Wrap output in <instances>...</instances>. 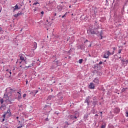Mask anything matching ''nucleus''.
I'll return each mask as SVG.
<instances>
[{
    "label": "nucleus",
    "mask_w": 128,
    "mask_h": 128,
    "mask_svg": "<svg viewBox=\"0 0 128 128\" xmlns=\"http://www.w3.org/2000/svg\"><path fill=\"white\" fill-rule=\"evenodd\" d=\"M48 120H48V118H46V122H48Z\"/></svg>",
    "instance_id": "32"
},
{
    "label": "nucleus",
    "mask_w": 128,
    "mask_h": 128,
    "mask_svg": "<svg viewBox=\"0 0 128 128\" xmlns=\"http://www.w3.org/2000/svg\"><path fill=\"white\" fill-rule=\"evenodd\" d=\"M113 50H116V48H113Z\"/></svg>",
    "instance_id": "54"
},
{
    "label": "nucleus",
    "mask_w": 128,
    "mask_h": 128,
    "mask_svg": "<svg viewBox=\"0 0 128 128\" xmlns=\"http://www.w3.org/2000/svg\"><path fill=\"white\" fill-rule=\"evenodd\" d=\"M64 4H59L58 6H57V8L58 10H62V8H64Z\"/></svg>",
    "instance_id": "8"
},
{
    "label": "nucleus",
    "mask_w": 128,
    "mask_h": 128,
    "mask_svg": "<svg viewBox=\"0 0 128 128\" xmlns=\"http://www.w3.org/2000/svg\"><path fill=\"white\" fill-rule=\"evenodd\" d=\"M18 120V122H19V124H20V120Z\"/></svg>",
    "instance_id": "45"
},
{
    "label": "nucleus",
    "mask_w": 128,
    "mask_h": 128,
    "mask_svg": "<svg viewBox=\"0 0 128 128\" xmlns=\"http://www.w3.org/2000/svg\"><path fill=\"white\" fill-rule=\"evenodd\" d=\"M122 52V49H120L118 50V54H120Z\"/></svg>",
    "instance_id": "24"
},
{
    "label": "nucleus",
    "mask_w": 128,
    "mask_h": 128,
    "mask_svg": "<svg viewBox=\"0 0 128 128\" xmlns=\"http://www.w3.org/2000/svg\"><path fill=\"white\" fill-rule=\"evenodd\" d=\"M125 90H126V89H124V88H122V92H124Z\"/></svg>",
    "instance_id": "34"
},
{
    "label": "nucleus",
    "mask_w": 128,
    "mask_h": 128,
    "mask_svg": "<svg viewBox=\"0 0 128 128\" xmlns=\"http://www.w3.org/2000/svg\"><path fill=\"white\" fill-rule=\"evenodd\" d=\"M17 14H18V16H22V12H18Z\"/></svg>",
    "instance_id": "19"
},
{
    "label": "nucleus",
    "mask_w": 128,
    "mask_h": 128,
    "mask_svg": "<svg viewBox=\"0 0 128 128\" xmlns=\"http://www.w3.org/2000/svg\"><path fill=\"white\" fill-rule=\"evenodd\" d=\"M94 83L92 82H90V85L88 86V88H90V90H94L96 86H94Z\"/></svg>",
    "instance_id": "5"
},
{
    "label": "nucleus",
    "mask_w": 128,
    "mask_h": 128,
    "mask_svg": "<svg viewBox=\"0 0 128 128\" xmlns=\"http://www.w3.org/2000/svg\"><path fill=\"white\" fill-rule=\"evenodd\" d=\"M60 16H60V15L59 18H60Z\"/></svg>",
    "instance_id": "59"
},
{
    "label": "nucleus",
    "mask_w": 128,
    "mask_h": 128,
    "mask_svg": "<svg viewBox=\"0 0 128 128\" xmlns=\"http://www.w3.org/2000/svg\"><path fill=\"white\" fill-rule=\"evenodd\" d=\"M12 8H14L13 12H16V10H20V8H18V4H16L15 6H14Z\"/></svg>",
    "instance_id": "9"
},
{
    "label": "nucleus",
    "mask_w": 128,
    "mask_h": 128,
    "mask_svg": "<svg viewBox=\"0 0 128 128\" xmlns=\"http://www.w3.org/2000/svg\"><path fill=\"white\" fill-rule=\"evenodd\" d=\"M34 92H35V94H38V90H34Z\"/></svg>",
    "instance_id": "29"
},
{
    "label": "nucleus",
    "mask_w": 128,
    "mask_h": 128,
    "mask_svg": "<svg viewBox=\"0 0 128 128\" xmlns=\"http://www.w3.org/2000/svg\"><path fill=\"white\" fill-rule=\"evenodd\" d=\"M69 8H71V6H70Z\"/></svg>",
    "instance_id": "63"
},
{
    "label": "nucleus",
    "mask_w": 128,
    "mask_h": 128,
    "mask_svg": "<svg viewBox=\"0 0 128 128\" xmlns=\"http://www.w3.org/2000/svg\"><path fill=\"white\" fill-rule=\"evenodd\" d=\"M100 40H102V32H100Z\"/></svg>",
    "instance_id": "18"
},
{
    "label": "nucleus",
    "mask_w": 128,
    "mask_h": 128,
    "mask_svg": "<svg viewBox=\"0 0 128 128\" xmlns=\"http://www.w3.org/2000/svg\"><path fill=\"white\" fill-rule=\"evenodd\" d=\"M22 29L21 30L20 32H22Z\"/></svg>",
    "instance_id": "62"
},
{
    "label": "nucleus",
    "mask_w": 128,
    "mask_h": 128,
    "mask_svg": "<svg viewBox=\"0 0 128 128\" xmlns=\"http://www.w3.org/2000/svg\"><path fill=\"white\" fill-rule=\"evenodd\" d=\"M54 95H50L48 98V100H54Z\"/></svg>",
    "instance_id": "12"
},
{
    "label": "nucleus",
    "mask_w": 128,
    "mask_h": 128,
    "mask_svg": "<svg viewBox=\"0 0 128 128\" xmlns=\"http://www.w3.org/2000/svg\"><path fill=\"white\" fill-rule=\"evenodd\" d=\"M87 32L88 34H98V31H94L92 29H89Z\"/></svg>",
    "instance_id": "2"
},
{
    "label": "nucleus",
    "mask_w": 128,
    "mask_h": 128,
    "mask_svg": "<svg viewBox=\"0 0 128 128\" xmlns=\"http://www.w3.org/2000/svg\"><path fill=\"white\" fill-rule=\"evenodd\" d=\"M124 44H126V42H124Z\"/></svg>",
    "instance_id": "60"
},
{
    "label": "nucleus",
    "mask_w": 128,
    "mask_h": 128,
    "mask_svg": "<svg viewBox=\"0 0 128 128\" xmlns=\"http://www.w3.org/2000/svg\"><path fill=\"white\" fill-rule=\"evenodd\" d=\"M14 16L15 17V18H18V14H15L14 15Z\"/></svg>",
    "instance_id": "25"
},
{
    "label": "nucleus",
    "mask_w": 128,
    "mask_h": 128,
    "mask_svg": "<svg viewBox=\"0 0 128 128\" xmlns=\"http://www.w3.org/2000/svg\"><path fill=\"white\" fill-rule=\"evenodd\" d=\"M40 4V3H38V2H34V6H36V4Z\"/></svg>",
    "instance_id": "28"
},
{
    "label": "nucleus",
    "mask_w": 128,
    "mask_h": 128,
    "mask_svg": "<svg viewBox=\"0 0 128 128\" xmlns=\"http://www.w3.org/2000/svg\"><path fill=\"white\" fill-rule=\"evenodd\" d=\"M0 102L2 104H4V99L3 98L0 99Z\"/></svg>",
    "instance_id": "20"
},
{
    "label": "nucleus",
    "mask_w": 128,
    "mask_h": 128,
    "mask_svg": "<svg viewBox=\"0 0 128 128\" xmlns=\"http://www.w3.org/2000/svg\"><path fill=\"white\" fill-rule=\"evenodd\" d=\"M114 51H113L112 52H110V51H107L104 56V58H108V56L114 54Z\"/></svg>",
    "instance_id": "1"
},
{
    "label": "nucleus",
    "mask_w": 128,
    "mask_h": 128,
    "mask_svg": "<svg viewBox=\"0 0 128 128\" xmlns=\"http://www.w3.org/2000/svg\"><path fill=\"white\" fill-rule=\"evenodd\" d=\"M101 128H106V124L104 125H102Z\"/></svg>",
    "instance_id": "22"
},
{
    "label": "nucleus",
    "mask_w": 128,
    "mask_h": 128,
    "mask_svg": "<svg viewBox=\"0 0 128 128\" xmlns=\"http://www.w3.org/2000/svg\"><path fill=\"white\" fill-rule=\"evenodd\" d=\"M19 56L21 60H24V62H26V56H24V54H20Z\"/></svg>",
    "instance_id": "4"
},
{
    "label": "nucleus",
    "mask_w": 128,
    "mask_h": 128,
    "mask_svg": "<svg viewBox=\"0 0 128 128\" xmlns=\"http://www.w3.org/2000/svg\"><path fill=\"white\" fill-rule=\"evenodd\" d=\"M8 70H7L6 71L8 72Z\"/></svg>",
    "instance_id": "61"
},
{
    "label": "nucleus",
    "mask_w": 128,
    "mask_h": 128,
    "mask_svg": "<svg viewBox=\"0 0 128 128\" xmlns=\"http://www.w3.org/2000/svg\"><path fill=\"white\" fill-rule=\"evenodd\" d=\"M126 116L128 118V112H126Z\"/></svg>",
    "instance_id": "35"
},
{
    "label": "nucleus",
    "mask_w": 128,
    "mask_h": 128,
    "mask_svg": "<svg viewBox=\"0 0 128 128\" xmlns=\"http://www.w3.org/2000/svg\"><path fill=\"white\" fill-rule=\"evenodd\" d=\"M0 32H3L1 27H0Z\"/></svg>",
    "instance_id": "42"
},
{
    "label": "nucleus",
    "mask_w": 128,
    "mask_h": 128,
    "mask_svg": "<svg viewBox=\"0 0 128 128\" xmlns=\"http://www.w3.org/2000/svg\"><path fill=\"white\" fill-rule=\"evenodd\" d=\"M16 118H17V120H18V118H19L18 116H17V117Z\"/></svg>",
    "instance_id": "52"
},
{
    "label": "nucleus",
    "mask_w": 128,
    "mask_h": 128,
    "mask_svg": "<svg viewBox=\"0 0 128 128\" xmlns=\"http://www.w3.org/2000/svg\"><path fill=\"white\" fill-rule=\"evenodd\" d=\"M95 116H98V114H96L95 115Z\"/></svg>",
    "instance_id": "50"
},
{
    "label": "nucleus",
    "mask_w": 128,
    "mask_h": 128,
    "mask_svg": "<svg viewBox=\"0 0 128 128\" xmlns=\"http://www.w3.org/2000/svg\"><path fill=\"white\" fill-rule=\"evenodd\" d=\"M74 118H78V115H69L68 116V120H74Z\"/></svg>",
    "instance_id": "3"
},
{
    "label": "nucleus",
    "mask_w": 128,
    "mask_h": 128,
    "mask_svg": "<svg viewBox=\"0 0 128 128\" xmlns=\"http://www.w3.org/2000/svg\"><path fill=\"white\" fill-rule=\"evenodd\" d=\"M28 84V80H26V84Z\"/></svg>",
    "instance_id": "44"
},
{
    "label": "nucleus",
    "mask_w": 128,
    "mask_h": 128,
    "mask_svg": "<svg viewBox=\"0 0 128 128\" xmlns=\"http://www.w3.org/2000/svg\"><path fill=\"white\" fill-rule=\"evenodd\" d=\"M93 82H94V84H100V80L98 78H95L93 80Z\"/></svg>",
    "instance_id": "7"
},
{
    "label": "nucleus",
    "mask_w": 128,
    "mask_h": 128,
    "mask_svg": "<svg viewBox=\"0 0 128 128\" xmlns=\"http://www.w3.org/2000/svg\"><path fill=\"white\" fill-rule=\"evenodd\" d=\"M82 59L80 60V64H82Z\"/></svg>",
    "instance_id": "48"
},
{
    "label": "nucleus",
    "mask_w": 128,
    "mask_h": 128,
    "mask_svg": "<svg viewBox=\"0 0 128 128\" xmlns=\"http://www.w3.org/2000/svg\"><path fill=\"white\" fill-rule=\"evenodd\" d=\"M33 10H34V12H36V10H37L36 8H35Z\"/></svg>",
    "instance_id": "31"
},
{
    "label": "nucleus",
    "mask_w": 128,
    "mask_h": 128,
    "mask_svg": "<svg viewBox=\"0 0 128 128\" xmlns=\"http://www.w3.org/2000/svg\"><path fill=\"white\" fill-rule=\"evenodd\" d=\"M69 52H70V50H69Z\"/></svg>",
    "instance_id": "58"
},
{
    "label": "nucleus",
    "mask_w": 128,
    "mask_h": 128,
    "mask_svg": "<svg viewBox=\"0 0 128 128\" xmlns=\"http://www.w3.org/2000/svg\"><path fill=\"white\" fill-rule=\"evenodd\" d=\"M120 112V108H115L114 109V114H118Z\"/></svg>",
    "instance_id": "10"
},
{
    "label": "nucleus",
    "mask_w": 128,
    "mask_h": 128,
    "mask_svg": "<svg viewBox=\"0 0 128 128\" xmlns=\"http://www.w3.org/2000/svg\"><path fill=\"white\" fill-rule=\"evenodd\" d=\"M20 64H22V62H20Z\"/></svg>",
    "instance_id": "57"
},
{
    "label": "nucleus",
    "mask_w": 128,
    "mask_h": 128,
    "mask_svg": "<svg viewBox=\"0 0 128 128\" xmlns=\"http://www.w3.org/2000/svg\"><path fill=\"white\" fill-rule=\"evenodd\" d=\"M6 114H4V115H3V118H6Z\"/></svg>",
    "instance_id": "27"
},
{
    "label": "nucleus",
    "mask_w": 128,
    "mask_h": 128,
    "mask_svg": "<svg viewBox=\"0 0 128 128\" xmlns=\"http://www.w3.org/2000/svg\"><path fill=\"white\" fill-rule=\"evenodd\" d=\"M100 114H101V115H100V116H102V112H100Z\"/></svg>",
    "instance_id": "43"
},
{
    "label": "nucleus",
    "mask_w": 128,
    "mask_h": 128,
    "mask_svg": "<svg viewBox=\"0 0 128 128\" xmlns=\"http://www.w3.org/2000/svg\"><path fill=\"white\" fill-rule=\"evenodd\" d=\"M66 14H68V12H66L64 16H62V18H66Z\"/></svg>",
    "instance_id": "21"
},
{
    "label": "nucleus",
    "mask_w": 128,
    "mask_h": 128,
    "mask_svg": "<svg viewBox=\"0 0 128 128\" xmlns=\"http://www.w3.org/2000/svg\"><path fill=\"white\" fill-rule=\"evenodd\" d=\"M33 48H34V50H36V48H38V44L36 42H34L33 44Z\"/></svg>",
    "instance_id": "13"
},
{
    "label": "nucleus",
    "mask_w": 128,
    "mask_h": 128,
    "mask_svg": "<svg viewBox=\"0 0 128 128\" xmlns=\"http://www.w3.org/2000/svg\"><path fill=\"white\" fill-rule=\"evenodd\" d=\"M34 66V65L31 64L30 66H26V68H30L31 66Z\"/></svg>",
    "instance_id": "23"
},
{
    "label": "nucleus",
    "mask_w": 128,
    "mask_h": 128,
    "mask_svg": "<svg viewBox=\"0 0 128 128\" xmlns=\"http://www.w3.org/2000/svg\"><path fill=\"white\" fill-rule=\"evenodd\" d=\"M78 62H79V64H80V60H78Z\"/></svg>",
    "instance_id": "49"
},
{
    "label": "nucleus",
    "mask_w": 128,
    "mask_h": 128,
    "mask_svg": "<svg viewBox=\"0 0 128 128\" xmlns=\"http://www.w3.org/2000/svg\"><path fill=\"white\" fill-rule=\"evenodd\" d=\"M18 100H22V94L18 96Z\"/></svg>",
    "instance_id": "17"
},
{
    "label": "nucleus",
    "mask_w": 128,
    "mask_h": 128,
    "mask_svg": "<svg viewBox=\"0 0 128 128\" xmlns=\"http://www.w3.org/2000/svg\"><path fill=\"white\" fill-rule=\"evenodd\" d=\"M44 14V11H42L41 12V14Z\"/></svg>",
    "instance_id": "37"
},
{
    "label": "nucleus",
    "mask_w": 128,
    "mask_h": 128,
    "mask_svg": "<svg viewBox=\"0 0 128 128\" xmlns=\"http://www.w3.org/2000/svg\"><path fill=\"white\" fill-rule=\"evenodd\" d=\"M92 46V44H90L89 46H88V48H90Z\"/></svg>",
    "instance_id": "47"
},
{
    "label": "nucleus",
    "mask_w": 128,
    "mask_h": 128,
    "mask_svg": "<svg viewBox=\"0 0 128 128\" xmlns=\"http://www.w3.org/2000/svg\"><path fill=\"white\" fill-rule=\"evenodd\" d=\"M102 64V62H99V64Z\"/></svg>",
    "instance_id": "38"
},
{
    "label": "nucleus",
    "mask_w": 128,
    "mask_h": 128,
    "mask_svg": "<svg viewBox=\"0 0 128 128\" xmlns=\"http://www.w3.org/2000/svg\"><path fill=\"white\" fill-rule=\"evenodd\" d=\"M10 76H12V72H10Z\"/></svg>",
    "instance_id": "51"
},
{
    "label": "nucleus",
    "mask_w": 128,
    "mask_h": 128,
    "mask_svg": "<svg viewBox=\"0 0 128 128\" xmlns=\"http://www.w3.org/2000/svg\"><path fill=\"white\" fill-rule=\"evenodd\" d=\"M65 124H67L68 126V122H65Z\"/></svg>",
    "instance_id": "39"
},
{
    "label": "nucleus",
    "mask_w": 128,
    "mask_h": 128,
    "mask_svg": "<svg viewBox=\"0 0 128 128\" xmlns=\"http://www.w3.org/2000/svg\"><path fill=\"white\" fill-rule=\"evenodd\" d=\"M90 97L88 96L86 98V102H87L88 104H90Z\"/></svg>",
    "instance_id": "14"
},
{
    "label": "nucleus",
    "mask_w": 128,
    "mask_h": 128,
    "mask_svg": "<svg viewBox=\"0 0 128 128\" xmlns=\"http://www.w3.org/2000/svg\"><path fill=\"white\" fill-rule=\"evenodd\" d=\"M56 62H58V61H56Z\"/></svg>",
    "instance_id": "64"
},
{
    "label": "nucleus",
    "mask_w": 128,
    "mask_h": 128,
    "mask_svg": "<svg viewBox=\"0 0 128 128\" xmlns=\"http://www.w3.org/2000/svg\"><path fill=\"white\" fill-rule=\"evenodd\" d=\"M4 98L5 100V101L8 102V100H10V97H8V93H5L4 95Z\"/></svg>",
    "instance_id": "6"
},
{
    "label": "nucleus",
    "mask_w": 128,
    "mask_h": 128,
    "mask_svg": "<svg viewBox=\"0 0 128 128\" xmlns=\"http://www.w3.org/2000/svg\"><path fill=\"white\" fill-rule=\"evenodd\" d=\"M38 61H40V60H39V59H38V60H37V62H38Z\"/></svg>",
    "instance_id": "56"
},
{
    "label": "nucleus",
    "mask_w": 128,
    "mask_h": 128,
    "mask_svg": "<svg viewBox=\"0 0 128 128\" xmlns=\"http://www.w3.org/2000/svg\"><path fill=\"white\" fill-rule=\"evenodd\" d=\"M2 8L0 6V12H2Z\"/></svg>",
    "instance_id": "33"
},
{
    "label": "nucleus",
    "mask_w": 128,
    "mask_h": 128,
    "mask_svg": "<svg viewBox=\"0 0 128 128\" xmlns=\"http://www.w3.org/2000/svg\"><path fill=\"white\" fill-rule=\"evenodd\" d=\"M50 104H50L48 106L46 105L44 107V110H50Z\"/></svg>",
    "instance_id": "11"
},
{
    "label": "nucleus",
    "mask_w": 128,
    "mask_h": 128,
    "mask_svg": "<svg viewBox=\"0 0 128 128\" xmlns=\"http://www.w3.org/2000/svg\"><path fill=\"white\" fill-rule=\"evenodd\" d=\"M16 128H20V127L18 126V127H17Z\"/></svg>",
    "instance_id": "55"
},
{
    "label": "nucleus",
    "mask_w": 128,
    "mask_h": 128,
    "mask_svg": "<svg viewBox=\"0 0 128 128\" xmlns=\"http://www.w3.org/2000/svg\"><path fill=\"white\" fill-rule=\"evenodd\" d=\"M26 94H23V98H26Z\"/></svg>",
    "instance_id": "30"
},
{
    "label": "nucleus",
    "mask_w": 128,
    "mask_h": 128,
    "mask_svg": "<svg viewBox=\"0 0 128 128\" xmlns=\"http://www.w3.org/2000/svg\"><path fill=\"white\" fill-rule=\"evenodd\" d=\"M128 64V60H126V66Z\"/></svg>",
    "instance_id": "41"
},
{
    "label": "nucleus",
    "mask_w": 128,
    "mask_h": 128,
    "mask_svg": "<svg viewBox=\"0 0 128 128\" xmlns=\"http://www.w3.org/2000/svg\"><path fill=\"white\" fill-rule=\"evenodd\" d=\"M19 128H22V124H20V126H19Z\"/></svg>",
    "instance_id": "36"
},
{
    "label": "nucleus",
    "mask_w": 128,
    "mask_h": 128,
    "mask_svg": "<svg viewBox=\"0 0 128 128\" xmlns=\"http://www.w3.org/2000/svg\"><path fill=\"white\" fill-rule=\"evenodd\" d=\"M18 94H20H20H22V92H20H20H17Z\"/></svg>",
    "instance_id": "26"
},
{
    "label": "nucleus",
    "mask_w": 128,
    "mask_h": 128,
    "mask_svg": "<svg viewBox=\"0 0 128 128\" xmlns=\"http://www.w3.org/2000/svg\"><path fill=\"white\" fill-rule=\"evenodd\" d=\"M56 16V13H54V16Z\"/></svg>",
    "instance_id": "46"
},
{
    "label": "nucleus",
    "mask_w": 128,
    "mask_h": 128,
    "mask_svg": "<svg viewBox=\"0 0 128 128\" xmlns=\"http://www.w3.org/2000/svg\"><path fill=\"white\" fill-rule=\"evenodd\" d=\"M121 62L122 63V64L124 66L126 64V60H121Z\"/></svg>",
    "instance_id": "15"
},
{
    "label": "nucleus",
    "mask_w": 128,
    "mask_h": 128,
    "mask_svg": "<svg viewBox=\"0 0 128 128\" xmlns=\"http://www.w3.org/2000/svg\"><path fill=\"white\" fill-rule=\"evenodd\" d=\"M88 42V40H86V42H84V44H86Z\"/></svg>",
    "instance_id": "40"
},
{
    "label": "nucleus",
    "mask_w": 128,
    "mask_h": 128,
    "mask_svg": "<svg viewBox=\"0 0 128 128\" xmlns=\"http://www.w3.org/2000/svg\"><path fill=\"white\" fill-rule=\"evenodd\" d=\"M2 122H4V118L2 119Z\"/></svg>",
    "instance_id": "53"
},
{
    "label": "nucleus",
    "mask_w": 128,
    "mask_h": 128,
    "mask_svg": "<svg viewBox=\"0 0 128 128\" xmlns=\"http://www.w3.org/2000/svg\"><path fill=\"white\" fill-rule=\"evenodd\" d=\"M5 114H9V116H12V112H10V110H7V112H6Z\"/></svg>",
    "instance_id": "16"
}]
</instances>
